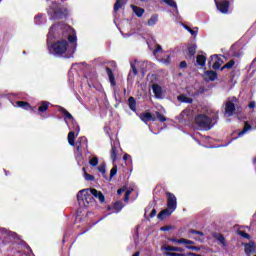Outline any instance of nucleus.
I'll use <instances>...</instances> for the list:
<instances>
[{"mask_svg":"<svg viewBox=\"0 0 256 256\" xmlns=\"http://www.w3.org/2000/svg\"><path fill=\"white\" fill-rule=\"evenodd\" d=\"M71 31V26L67 25L65 22H59L50 27L48 32V42L53 39H61L67 37V33Z\"/></svg>","mask_w":256,"mask_h":256,"instance_id":"f257e3e1","label":"nucleus"},{"mask_svg":"<svg viewBox=\"0 0 256 256\" xmlns=\"http://www.w3.org/2000/svg\"><path fill=\"white\" fill-rule=\"evenodd\" d=\"M67 49H69V42H67V40H58L52 44H48V51L52 53V55H57L58 57L65 55Z\"/></svg>","mask_w":256,"mask_h":256,"instance_id":"f03ea898","label":"nucleus"},{"mask_svg":"<svg viewBox=\"0 0 256 256\" xmlns=\"http://www.w3.org/2000/svg\"><path fill=\"white\" fill-rule=\"evenodd\" d=\"M194 121L196 125L200 127V129H205L206 131H209V129H211V123H213V120L205 114L197 115Z\"/></svg>","mask_w":256,"mask_h":256,"instance_id":"7ed1b4c3","label":"nucleus"},{"mask_svg":"<svg viewBox=\"0 0 256 256\" xmlns=\"http://www.w3.org/2000/svg\"><path fill=\"white\" fill-rule=\"evenodd\" d=\"M213 61H214V63H213ZM211 64H212V69L217 71L218 69H221V65H223V59L219 58V55H217V54L211 55L208 60L209 67H211Z\"/></svg>","mask_w":256,"mask_h":256,"instance_id":"20e7f679","label":"nucleus"},{"mask_svg":"<svg viewBox=\"0 0 256 256\" xmlns=\"http://www.w3.org/2000/svg\"><path fill=\"white\" fill-rule=\"evenodd\" d=\"M166 198H167V208L170 209V211H175L177 209V197L175 194L171 192H166Z\"/></svg>","mask_w":256,"mask_h":256,"instance_id":"39448f33","label":"nucleus"},{"mask_svg":"<svg viewBox=\"0 0 256 256\" xmlns=\"http://www.w3.org/2000/svg\"><path fill=\"white\" fill-rule=\"evenodd\" d=\"M215 1V5L218 9V11H220V13H223L224 15H227V13H229V7H231V3L227 0L224 1Z\"/></svg>","mask_w":256,"mask_h":256,"instance_id":"423d86ee","label":"nucleus"},{"mask_svg":"<svg viewBox=\"0 0 256 256\" xmlns=\"http://www.w3.org/2000/svg\"><path fill=\"white\" fill-rule=\"evenodd\" d=\"M83 147H87V137L83 136L76 142V151L80 157L83 155Z\"/></svg>","mask_w":256,"mask_h":256,"instance_id":"0eeeda50","label":"nucleus"},{"mask_svg":"<svg viewBox=\"0 0 256 256\" xmlns=\"http://www.w3.org/2000/svg\"><path fill=\"white\" fill-rule=\"evenodd\" d=\"M235 111H237V108L235 107V103L232 101H227L225 104V113L228 117H233L235 115Z\"/></svg>","mask_w":256,"mask_h":256,"instance_id":"6e6552de","label":"nucleus"},{"mask_svg":"<svg viewBox=\"0 0 256 256\" xmlns=\"http://www.w3.org/2000/svg\"><path fill=\"white\" fill-rule=\"evenodd\" d=\"M89 193V189H82L77 193V201L79 207H83L85 205V195Z\"/></svg>","mask_w":256,"mask_h":256,"instance_id":"1a4fd4ad","label":"nucleus"},{"mask_svg":"<svg viewBox=\"0 0 256 256\" xmlns=\"http://www.w3.org/2000/svg\"><path fill=\"white\" fill-rule=\"evenodd\" d=\"M195 53H197V45L196 44H190L187 47L186 54L188 56V59L191 61L195 60Z\"/></svg>","mask_w":256,"mask_h":256,"instance_id":"9d476101","label":"nucleus"},{"mask_svg":"<svg viewBox=\"0 0 256 256\" xmlns=\"http://www.w3.org/2000/svg\"><path fill=\"white\" fill-rule=\"evenodd\" d=\"M89 191L95 199L99 200L100 203H105V195H103V192L98 191L95 188H90Z\"/></svg>","mask_w":256,"mask_h":256,"instance_id":"9b49d317","label":"nucleus"},{"mask_svg":"<svg viewBox=\"0 0 256 256\" xmlns=\"http://www.w3.org/2000/svg\"><path fill=\"white\" fill-rule=\"evenodd\" d=\"M139 117L143 123H149V121H157V118L150 112L141 113Z\"/></svg>","mask_w":256,"mask_h":256,"instance_id":"f8f14e48","label":"nucleus"},{"mask_svg":"<svg viewBox=\"0 0 256 256\" xmlns=\"http://www.w3.org/2000/svg\"><path fill=\"white\" fill-rule=\"evenodd\" d=\"M161 251H167L166 253H171V251H176L178 253H183V251H185V249H183L181 247H177V246H169L167 244H164L161 247Z\"/></svg>","mask_w":256,"mask_h":256,"instance_id":"ddd939ff","label":"nucleus"},{"mask_svg":"<svg viewBox=\"0 0 256 256\" xmlns=\"http://www.w3.org/2000/svg\"><path fill=\"white\" fill-rule=\"evenodd\" d=\"M66 37H68L69 43L73 44L72 53H75L77 50V35L66 32Z\"/></svg>","mask_w":256,"mask_h":256,"instance_id":"4468645a","label":"nucleus"},{"mask_svg":"<svg viewBox=\"0 0 256 256\" xmlns=\"http://www.w3.org/2000/svg\"><path fill=\"white\" fill-rule=\"evenodd\" d=\"M58 111L62 113V115H64L65 121H67V119L68 121H72V123L73 121H75V118L73 117V115L69 113V111H67V109H65L64 107L59 106Z\"/></svg>","mask_w":256,"mask_h":256,"instance_id":"2eb2a0df","label":"nucleus"},{"mask_svg":"<svg viewBox=\"0 0 256 256\" xmlns=\"http://www.w3.org/2000/svg\"><path fill=\"white\" fill-rule=\"evenodd\" d=\"M84 197L85 198L83 207H89L90 205H93V203H95V198L93 197V194H89V192H86Z\"/></svg>","mask_w":256,"mask_h":256,"instance_id":"dca6fc26","label":"nucleus"},{"mask_svg":"<svg viewBox=\"0 0 256 256\" xmlns=\"http://www.w3.org/2000/svg\"><path fill=\"white\" fill-rule=\"evenodd\" d=\"M244 253L248 256L250 253H255V242H249L244 244Z\"/></svg>","mask_w":256,"mask_h":256,"instance_id":"f3484780","label":"nucleus"},{"mask_svg":"<svg viewBox=\"0 0 256 256\" xmlns=\"http://www.w3.org/2000/svg\"><path fill=\"white\" fill-rule=\"evenodd\" d=\"M152 90H153V93H154L156 99H161V97L163 95V89L161 88V86H159V84H153Z\"/></svg>","mask_w":256,"mask_h":256,"instance_id":"a211bd4d","label":"nucleus"},{"mask_svg":"<svg viewBox=\"0 0 256 256\" xmlns=\"http://www.w3.org/2000/svg\"><path fill=\"white\" fill-rule=\"evenodd\" d=\"M49 105H51V103L47 101H41L40 106L38 107V115H43V113L49 109Z\"/></svg>","mask_w":256,"mask_h":256,"instance_id":"6ab92c4d","label":"nucleus"},{"mask_svg":"<svg viewBox=\"0 0 256 256\" xmlns=\"http://www.w3.org/2000/svg\"><path fill=\"white\" fill-rule=\"evenodd\" d=\"M171 213H173V210L171 211V209H169V208L164 209L159 212V214L157 215V218L160 221H163L165 219V217H171Z\"/></svg>","mask_w":256,"mask_h":256,"instance_id":"aec40b11","label":"nucleus"},{"mask_svg":"<svg viewBox=\"0 0 256 256\" xmlns=\"http://www.w3.org/2000/svg\"><path fill=\"white\" fill-rule=\"evenodd\" d=\"M128 107L131 111L137 113V100H135V97L130 96L128 98Z\"/></svg>","mask_w":256,"mask_h":256,"instance_id":"412c9836","label":"nucleus"},{"mask_svg":"<svg viewBox=\"0 0 256 256\" xmlns=\"http://www.w3.org/2000/svg\"><path fill=\"white\" fill-rule=\"evenodd\" d=\"M205 75H206V81H217V78H218V74L217 72L213 71V70H207L205 72Z\"/></svg>","mask_w":256,"mask_h":256,"instance_id":"4be33fe9","label":"nucleus"},{"mask_svg":"<svg viewBox=\"0 0 256 256\" xmlns=\"http://www.w3.org/2000/svg\"><path fill=\"white\" fill-rule=\"evenodd\" d=\"M106 73L108 75L111 86L115 87V85H117V82L115 81V74H113V70H111V68L109 67H106Z\"/></svg>","mask_w":256,"mask_h":256,"instance_id":"5701e85b","label":"nucleus"},{"mask_svg":"<svg viewBox=\"0 0 256 256\" xmlns=\"http://www.w3.org/2000/svg\"><path fill=\"white\" fill-rule=\"evenodd\" d=\"M130 7H131L133 13H135L136 17H143V14L145 13V9L135 6L133 4Z\"/></svg>","mask_w":256,"mask_h":256,"instance_id":"b1692460","label":"nucleus"},{"mask_svg":"<svg viewBox=\"0 0 256 256\" xmlns=\"http://www.w3.org/2000/svg\"><path fill=\"white\" fill-rule=\"evenodd\" d=\"M196 63L199 67H205L207 63V56L201 54L196 57Z\"/></svg>","mask_w":256,"mask_h":256,"instance_id":"393cba45","label":"nucleus"},{"mask_svg":"<svg viewBox=\"0 0 256 256\" xmlns=\"http://www.w3.org/2000/svg\"><path fill=\"white\" fill-rule=\"evenodd\" d=\"M63 17H65V13L63 12V10L58 9L53 12L51 19L57 20V19H63Z\"/></svg>","mask_w":256,"mask_h":256,"instance_id":"a878e982","label":"nucleus"},{"mask_svg":"<svg viewBox=\"0 0 256 256\" xmlns=\"http://www.w3.org/2000/svg\"><path fill=\"white\" fill-rule=\"evenodd\" d=\"M126 3L127 2L125 0H116V2L114 4V8H113L114 13H117L119 11V9H123V7Z\"/></svg>","mask_w":256,"mask_h":256,"instance_id":"bb28decb","label":"nucleus"},{"mask_svg":"<svg viewBox=\"0 0 256 256\" xmlns=\"http://www.w3.org/2000/svg\"><path fill=\"white\" fill-rule=\"evenodd\" d=\"M124 207H125V204H123V201L121 200L114 202L112 205V209H114L116 213H119L121 209H123Z\"/></svg>","mask_w":256,"mask_h":256,"instance_id":"cd10ccee","label":"nucleus"},{"mask_svg":"<svg viewBox=\"0 0 256 256\" xmlns=\"http://www.w3.org/2000/svg\"><path fill=\"white\" fill-rule=\"evenodd\" d=\"M178 101H180V103H193V98H189L187 97L185 94H180L178 97H177Z\"/></svg>","mask_w":256,"mask_h":256,"instance_id":"c85d7f7f","label":"nucleus"},{"mask_svg":"<svg viewBox=\"0 0 256 256\" xmlns=\"http://www.w3.org/2000/svg\"><path fill=\"white\" fill-rule=\"evenodd\" d=\"M16 105L21 109H24L25 111H29V109H31V104H29V102L26 101H17Z\"/></svg>","mask_w":256,"mask_h":256,"instance_id":"c756f323","label":"nucleus"},{"mask_svg":"<svg viewBox=\"0 0 256 256\" xmlns=\"http://www.w3.org/2000/svg\"><path fill=\"white\" fill-rule=\"evenodd\" d=\"M251 129H252V127H251L250 123L249 122H245L244 123V128L242 129V131H240L238 133V137H243V135H245V133H247Z\"/></svg>","mask_w":256,"mask_h":256,"instance_id":"7c9ffc66","label":"nucleus"},{"mask_svg":"<svg viewBox=\"0 0 256 256\" xmlns=\"http://www.w3.org/2000/svg\"><path fill=\"white\" fill-rule=\"evenodd\" d=\"M68 143L71 147H75V131H70L68 133Z\"/></svg>","mask_w":256,"mask_h":256,"instance_id":"2f4dec72","label":"nucleus"},{"mask_svg":"<svg viewBox=\"0 0 256 256\" xmlns=\"http://www.w3.org/2000/svg\"><path fill=\"white\" fill-rule=\"evenodd\" d=\"M157 21H159V15L154 14L150 17V19L148 20V25L150 27H153V25H157Z\"/></svg>","mask_w":256,"mask_h":256,"instance_id":"473e14b6","label":"nucleus"},{"mask_svg":"<svg viewBox=\"0 0 256 256\" xmlns=\"http://www.w3.org/2000/svg\"><path fill=\"white\" fill-rule=\"evenodd\" d=\"M34 23L36 25H43L45 23V20L43 19V14H38L34 17Z\"/></svg>","mask_w":256,"mask_h":256,"instance_id":"72a5a7b5","label":"nucleus"},{"mask_svg":"<svg viewBox=\"0 0 256 256\" xmlns=\"http://www.w3.org/2000/svg\"><path fill=\"white\" fill-rule=\"evenodd\" d=\"M235 66V60H230L229 62H227L221 69L220 71H224V69H233V67Z\"/></svg>","mask_w":256,"mask_h":256,"instance_id":"f704fd0d","label":"nucleus"},{"mask_svg":"<svg viewBox=\"0 0 256 256\" xmlns=\"http://www.w3.org/2000/svg\"><path fill=\"white\" fill-rule=\"evenodd\" d=\"M110 158L112 159V161H117V147L113 145L110 151Z\"/></svg>","mask_w":256,"mask_h":256,"instance_id":"c9c22d12","label":"nucleus"},{"mask_svg":"<svg viewBox=\"0 0 256 256\" xmlns=\"http://www.w3.org/2000/svg\"><path fill=\"white\" fill-rule=\"evenodd\" d=\"M155 115H156V119H158V121H160V123H165V121H167V117H165V115L161 114V112L156 111Z\"/></svg>","mask_w":256,"mask_h":256,"instance_id":"e433bc0d","label":"nucleus"},{"mask_svg":"<svg viewBox=\"0 0 256 256\" xmlns=\"http://www.w3.org/2000/svg\"><path fill=\"white\" fill-rule=\"evenodd\" d=\"M98 171L99 173H102L104 179H107V170L105 164L98 166Z\"/></svg>","mask_w":256,"mask_h":256,"instance_id":"4c0bfd02","label":"nucleus"},{"mask_svg":"<svg viewBox=\"0 0 256 256\" xmlns=\"http://www.w3.org/2000/svg\"><path fill=\"white\" fill-rule=\"evenodd\" d=\"M163 3H166L169 7H172L173 9H176L177 11V2L175 0H162Z\"/></svg>","mask_w":256,"mask_h":256,"instance_id":"58836bf2","label":"nucleus"},{"mask_svg":"<svg viewBox=\"0 0 256 256\" xmlns=\"http://www.w3.org/2000/svg\"><path fill=\"white\" fill-rule=\"evenodd\" d=\"M216 239L223 245V247H227V241L225 240V236H223V234H218Z\"/></svg>","mask_w":256,"mask_h":256,"instance_id":"ea45409f","label":"nucleus"},{"mask_svg":"<svg viewBox=\"0 0 256 256\" xmlns=\"http://www.w3.org/2000/svg\"><path fill=\"white\" fill-rule=\"evenodd\" d=\"M183 243H185L186 245H195V242L192 241V240H187L185 238H180L178 240V244H183Z\"/></svg>","mask_w":256,"mask_h":256,"instance_id":"a19ab883","label":"nucleus"},{"mask_svg":"<svg viewBox=\"0 0 256 256\" xmlns=\"http://www.w3.org/2000/svg\"><path fill=\"white\" fill-rule=\"evenodd\" d=\"M83 171H84V177H85V180H86V181H95V176H93V175L87 173V172L85 171V168H83Z\"/></svg>","mask_w":256,"mask_h":256,"instance_id":"79ce46f5","label":"nucleus"},{"mask_svg":"<svg viewBox=\"0 0 256 256\" xmlns=\"http://www.w3.org/2000/svg\"><path fill=\"white\" fill-rule=\"evenodd\" d=\"M89 165H91V167H97V165H99V158L93 157L92 159H90Z\"/></svg>","mask_w":256,"mask_h":256,"instance_id":"37998d69","label":"nucleus"},{"mask_svg":"<svg viewBox=\"0 0 256 256\" xmlns=\"http://www.w3.org/2000/svg\"><path fill=\"white\" fill-rule=\"evenodd\" d=\"M164 255H166V256H187V254L176 253V252H165Z\"/></svg>","mask_w":256,"mask_h":256,"instance_id":"c03bdc74","label":"nucleus"},{"mask_svg":"<svg viewBox=\"0 0 256 256\" xmlns=\"http://www.w3.org/2000/svg\"><path fill=\"white\" fill-rule=\"evenodd\" d=\"M184 29H186V31H188V33H190V34H192L194 37H196L197 31L191 29V27H189L188 25H184Z\"/></svg>","mask_w":256,"mask_h":256,"instance_id":"a18cd8bd","label":"nucleus"},{"mask_svg":"<svg viewBox=\"0 0 256 256\" xmlns=\"http://www.w3.org/2000/svg\"><path fill=\"white\" fill-rule=\"evenodd\" d=\"M238 235H240V237H243L244 239H251V235H249L245 231H238Z\"/></svg>","mask_w":256,"mask_h":256,"instance_id":"49530a36","label":"nucleus"},{"mask_svg":"<svg viewBox=\"0 0 256 256\" xmlns=\"http://www.w3.org/2000/svg\"><path fill=\"white\" fill-rule=\"evenodd\" d=\"M189 233H191L192 235H200V237H203V235H205L202 231L195 229H190Z\"/></svg>","mask_w":256,"mask_h":256,"instance_id":"de8ad7c7","label":"nucleus"},{"mask_svg":"<svg viewBox=\"0 0 256 256\" xmlns=\"http://www.w3.org/2000/svg\"><path fill=\"white\" fill-rule=\"evenodd\" d=\"M117 175V166H114L111 170H110V179H113V177H115Z\"/></svg>","mask_w":256,"mask_h":256,"instance_id":"09e8293b","label":"nucleus"},{"mask_svg":"<svg viewBox=\"0 0 256 256\" xmlns=\"http://www.w3.org/2000/svg\"><path fill=\"white\" fill-rule=\"evenodd\" d=\"M161 51H163V47H161V45L157 44L156 48L153 51V55H157V53H161Z\"/></svg>","mask_w":256,"mask_h":256,"instance_id":"8fccbe9b","label":"nucleus"},{"mask_svg":"<svg viewBox=\"0 0 256 256\" xmlns=\"http://www.w3.org/2000/svg\"><path fill=\"white\" fill-rule=\"evenodd\" d=\"M186 249H190V251H201V248H199L198 246H191V245H187Z\"/></svg>","mask_w":256,"mask_h":256,"instance_id":"3c124183","label":"nucleus"},{"mask_svg":"<svg viewBox=\"0 0 256 256\" xmlns=\"http://www.w3.org/2000/svg\"><path fill=\"white\" fill-rule=\"evenodd\" d=\"M161 61L165 65H169V63H171V56L168 55L167 58H162Z\"/></svg>","mask_w":256,"mask_h":256,"instance_id":"603ef678","label":"nucleus"},{"mask_svg":"<svg viewBox=\"0 0 256 256\" xmlns=\"http://www.w3.org/2000/svg\"><path fill=\"white\" fill-rule=\"evenodd\" d=\"M131 70L134 76L139 75V71H137V67H135V64H131Z\"/></svg>","mask_w":256,"mask_h":256,"instance_id":"864d4df0","label":"nucleus"},{"mask_svg":"<svg viewBox=\"0 0 256 256\" xmlns=\"http://www.w3.org/2000/svg\"><path fill=\"white\" fill-rule=\"evenodd\" d=\"M171 229H173L171 225H166V226H162L160 228V231H171Z\"/></svg>","mask_w":256,"mask_h":256,"instance_id":"5fc2aeb1","label":"nucleus"},{"mask_svg":"<svg viewBox=\"0 0 256 256\" xmlns=\"http://www.w3.org/2000/svg\"><path fill=\"white\" fill-rule=\"evenodd\" d=\"M131 195V191L127 190L125 192L124 201H129V196Z\"/></svg>","mask_w":256,"mask_h":256,"instance_id":"6e6d98bb","label":"nucleus"},{"mask_svg":"<svg viewBox=\"0 0 256 256\" xmlns=\"http://www.w3.org/2000/svg\"><path fill=\"white\" fill-rule=\"evenodd\" d=\"M187 67V62L186 61H181L180 62V69H186Z\"/></svg>","mask_w":256,"mask_h":256,"instance_id":"4d7b16f0","label":"nucleus"},{"mask_svg":"<svg viewBox=\"0 0 256 256\" xmlns=\"http://www.w3.org/2000/svg\"><path fill=\"white\" fill-rule=\"evenodd\" d=\"M249 109H255V101H251L248 104Z\"/></svg>","mask_w":256,"mask_h":256,"instance_id":"13d9d810","label":"nucleus"},{"mask_svg":"<svg viewBox=\"0 0 256 256\" xmlns=\"http://www.w3.org/2000/svg\"><path fill=\"white\" fill-rule=\"evenodd\" d=\"M155 215H157V210L156 209H152V211L150 213V217L153 218V217H155Z\"/></svg>","mask_w":256,"mask_h":256,"instance_id":"bf43d9fd","label":"nucleus"},{"mask_svg":"<svg viewBox=\"0 0 256 256\" xmlns=\"http://www.w3.org/2000/svg\"><path fill=\"white\" fill-rule=\"evenodd\" d=\"M123 193H125V188H120L117 190L118 195H123Z\"/></svg>","mask_w":256,"mask_h":256,"instance_id":"052dcab7","label":"nucleus"},{"mask_svg":"<svg viewBox=\"0 0 256 256\" xmlns=\"http://www.w3.org/2000/svg\"><path fill=\"white\" fill-rule=\"evenodd\" d=\"M168 241H170L171 243H179V239L175 238H168Z\"/></svg>","mask_w":256,"mask_h":256,"instance_id":"680f3d73","label":"nucleus"},{"mask_svg":"<svg viewBox=\"0 0 256 256\" xmlns=\"http://www.w3.org/2000/svg\"><path fill=\"white\" fill-rule=\"evenodd\" d=\"M130 158H131V155H129V154H125V155L123 156L124 161H127V160L130 159Z\"/></svg>","mask_w":256,"mask_h":256,"instance_id":"e2e57ef3","label":"nucleus"},{"mask_svg":"<svg viewBox=\"0 0 256 256\" xmlns=\"http://www.w3.org/2000/svg\"><path fill=\"white\" fill-rule=\"evenodd\" d=\"M139 255H141V252H136L132 256H139Z\"/></svg>","mask_w":256,"mask_h":256,"instance_id":"0e129e2a","label":"nucleus"},{"mask_svg":"<svg viewBox=\"0 0 256 256\" xmlns=\"http://www.w3.org/2000/svg\"><path fill=\"white\" fill-rule=\"evenodd\" d=\"M35 109H36V107H33V106H31V108H29V111H35Z\"/></svg>","mask_w":256,"mask_h":256,"instance_id":"69168bd1","label":"nucleus"},{"mask_svg":"<svg viewBox=\"0 0 256 256\" xmlns=\"http://www.w3.org/2000/svg\"><path fill=\"white\" fill-rule=\"evenodd\" d=\"M111 209H113V207H111V206L107 207V211H111Z\"/></svg>","mask_w":256,"mask_h":256,"instance_id":"338daca9","label":"nucleus"},{"mask_svg":"<svg viewBox=\"0 0 256 256\" xmlns=\"http://www.w3.org/2000/svg\"><path fill=\"white\" fill-rule=\"evenodd\" d=\"M85 233H87V230L81 232L79 235H85Z\"/></svg>","mask_w":256,"mask_h":256,"instance_id":"774afa93","label":"nucleus"}]
</instances>
